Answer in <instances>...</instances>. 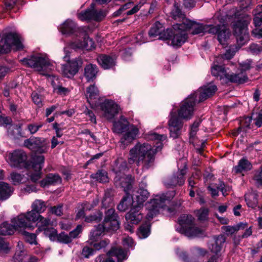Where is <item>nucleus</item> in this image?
Listing matches in <instances>:
<instances>
[{
    "instance_id": "obj_58",
    "label": "nucleus",
    "mask_w": 262,
    "mask_h": 262,
    "mask_svg": "<svg viewBox=\"0 0 262 262\" xmlns=\"http://www.w3.org/2000/svg\"><path fill=\"white\" fill-rule=\"evenodd\" d=\"M253 179L257 186H262V167L255 172Z\"/></svg>"
},
{
    "instance_id": "obj_29",
    "label": "nucleus",
    "mask_w": 262,
    "mask_h": 262,
    "mask_svg": "<svg viewBox=\"0 0 262 262\" xmlns=\"http://www.w3.org/2000/svg\"><path fill=\"white\" fill-rule=\"evenodd\" d=\"M4 178V171L0 170V180ZM13 189L8 183L0 182V200L4 201L8 199L13 192Z\"/></svg>"
},
{
    "instance_id": "obj_17",
    "label": "nucleus",
    "mask_w": 262,
    "mask_h": 262,
    "mask_svg": "<svg viewBox=\"0 0 262 262\" xmlns=\"http://www.w3.org/2000/svg\"><path fill=\"white\" fill-rule=\"evenodd\" d=\"M71 49H85L91 50L95 48V43L93 40L90 38L83 30L80 32L77 38L72 40L68 45Z\"/></svg>"
},
{
    "instance_id": "obj_26",
    "label": "nucleus",
    "mask_w": 262,
    "mask_h": 262,
    "mask_svg": "<svg viewBox=\"0 0 262 262\" xmlns=\"http://www.w3.org/2000/svg\"><path fill=\"white\" fill-rule=\"evenodd\" d=\"M141 208L140 206L133 205V207L130 208V211L125 215L126 220L132 224H138L143 218L140 212Z\"/></svg>"
},
{
    "instance_id": "obj_14",
    "label": "nucleus",
    "mask_w": 262,
    "mask_h": 262,
    "mask_svg": "<svg viewBox=\"0 0 262 262\" xmlns=\"http://www.w3.org/2000/svg\"><path fill=\"white\" fill-rule=\"evenodd\" d=\"M38 215L36 212L31 210L14 217L13 222L16 224V227H19L20 230L26 228L32 230L35 227L33 224L36 223Z\"/></svg>"
},
{
    "instance_id": "obj_43",
    "label": "nucleus",
    "mask_w": 262,
    "mask_h": 262,
    "mask_svg": "<svg viewBox=\"0 0 262 262\" xmlns=\"http://www.w3.org/2000/svg\"><path fill=\"white\" fill-rule=\"evenodd\" d=\"M245 201L248 207L254 208L257 204V197L256 193L251 192L247 193L245 196Z\"/></svg>"
},
{
    "instance_id": "obj_59",
    "label": "nucleus",
    "mask_w": 262,
    "mask_h": 262,
    "mask_svg": "<svg viewBox=\"0 0 262 262\" xmlns=\"http://www.w3.org/2000/svg\"><path fill=\"white\" fill-rule=\"evenodd\" d=\"M96 250H99L102 248L105 247L107 244L108 242L106 241H101L100 242H93V244H90Z\"/></svg>"
},
{
    "instance_id": "obj_15",
    "label": "nucleus",
    "mask_w": 262,
    "mask_h": 262,
    "mask_svg": "<svg viewBox=\"0 0 262 262\" xmlns=\"http://www.w3.org/2000/svg\"><path fill=\"white\" fill-rule=\"evenodd\" d=\"M102 116L106 120L112 121L120 111L119 106L113 100L106 99L99 104Z\"/></svg>"
},
{
    "instance_id": "obj_2",
    "label": "nucleus",
    "mask_w": 262,
    "mask_h": 262,
    "mask_svg": "<svg viewBox=\"0 0 262 262\" xmlns=\"http://www.w3.org/2000/svg\"><path fill=\"white\" fill-rule=\"evenodd\" d=\"M145 136L148 140L156 141L154 145L156 148L148 143L138 142L130 149L127 158L129 165H142L143 169H147L154 165L155 155L162 149V142L167 138L166 135H159L153 132H149Z\"/></svg>"
},
{
    "instance_id": "obj_32",
    "label": "nucleus",
    "mask_w": 262,
    "mask_h": 262,
    "mask_svg": "<svg viewBox=\"0 0 262 262\" xmlns=\"http://www.w3.org/2000/svg\"><path fill=\"white\" fill-rule=\"evenodd\" d=\"M61 182V179L58 174L50 173L45 179L40 182V185L44 187L49 185L60 184Z\"/></svg>"
},
{
    "instance_id": "obj_24",
    "label": "nucleus",
    "mask_w": 262,
    "mask_h": 262,
    "mask_svg": "<svg viewBox=\"0 0 262 262\" xmlns=\"http://www.w3.org/2000/svg\"><path fill=\"white\" fill-rule=\"evenodd\" d=\"M44 160V157L42 155L34 156L33 158L32 168L35 172L30 175L32 181L35 182L40 178V170L42 168Z\"/></svg>"
},
{
    "instance_id": "obj_20",
    "label": "nucleus",
    "mask_w": 262,
    "mask_h": 262,
    "mask_svg": "<svg viewBox=\"0 0 262 262\" xmlns=\"http://www.w3.org/2000/svg\"><path fill=\"white\" fill-rule=\"evenodd\" d=\"M59 30L63 34L73 35L72 40L77 38L80 32L83 30V29L78 27L74 21L69 19L60 25Z\"/></svg>"
},
{
    "instance_id": "obj_54",
    "label": "nucleus",
    "mask_w": 262,
    "mask_h": 262,
    "mask_svg": "<svg viewBox=\"0 0 262 262\" xmlns=\"http://www.w3.org/2000/svg\"><path fill=\"white\" fill-rule=\"evenodd\" d=\"M25 240L30 244H37L36 235L34 233H30L27 232H24Z\"/></svg>"
},
{
    "instance_id": "obj_40",
    "label": "nucleus",
    "mask_w": 262,
    "mask_h": 262,
    "mask_svg": "<svg viewBox=\"0 0 262 262\" xmlns=\"http://www.w3.org/2000/svg\"><path fill=\"white\" fill-rule=\"evenodd\" d=\"M246 227V224L244 223H240L237 225L234 226H226L222 227V229L224 232L227 235H231L235 232L240 230H244Z\"/></svg>"
},
{
    "instance_id": "obj_45",
    "label": "nucleus",
    "mask_w": 262,
    "mask_h": 262,
    "mask_svg": "<svg viewBox=\"0 0 262 262\" xmlns=\"http://www.w3.org/2000/svg\"><path fill=\"white\" fill-rule=\"evenodd\" d=\"M150 233V225L146 223L142 225L139 229L138 234L140 238H146Z\"/></svg>"
},
{
    "instance_id": "obj_6",
    "label": "nucleus",
    "mask_w": 262,
    "mask_h": 262,
    "mask_svg": "<svg viewBox=\"0 0 262 262\" xmlns=\"http://www.w3.org/2000/svg\"><path fill=\"white\" fill-rule=\"evenodd\" d=\"M24 64L34 69L43 75H49L53 70L54 66L45 54H37L25 58L23 60Z\"/></svg>"
},
{
    "instance_id": "obj_5",
    "label": "nucleus",
    "mask_w": 262,
    "mask_h": 262,
    "mask_svg": "<svg viewBox=\"0 0 262 262\" xmlns=\"http://www.w3.org/2000/svg\"><path fill=\"white\" fill-rule=\"evenodd\" d=\"M129 167L126 161L122 159H117L113 166V170L115 173L114 184L117 187H121L127 192L132 187L133 182L131 176L126 175L125 172L127 171Z\"/></svg>"
},
{
    "instance_id": "obj_16",
    "label": "nucleus",
    "mask_w": 262,
    "mask_h": 262,
    "mask_svg": "<svg viewBox=\"0 0 262 262\" xmlns=\"http://www.w3.org/2000/svg\"><path fill=\"white\" fill-rule=\"evenodd\" d=\"M26 154L21 150H15L9 153L6 160L12 167L22 168L28 166Z\"/></svg>"
},
{
    "instance_id": "obj_46",
    "label": "nucleus",
    "mask_w": 262,
    "mask_h": 262,
    "mask_svg": "<svg viewBox=\"0 0 262 262\" xmlns=\"http://www.w3.org/2000/svg\"><path fill=\"white\" fill-rule=\"evenodd\" d=\"M171 15L174 19H182V22L183 19H186L184 17L183 14L180 8L179 5L178 4H174L173 8L171 11Z\"/></svg>"
},
{
    "instance_id": "obj_13",
    "label": "nucleus",
    "mask_w": 262,
    "mask_h": 262,
    "mask_svg": "<svg viewBox=\"0 0 262 262\" xmlns=\"http://www.w3.org/2000/svg\"><path fill=\"white\" fill-rule=\"evenodd\" d=\"M183 27L186 31H189L193 35L204 34H214L217 31V28L214 27V25H204L192 21L187 19H183Z\"/></svg>"
},
{
    "instance_id": "obj_23",
    "label": "nucleus",
    "mask_w": 262,
    "mask_h": 262,
    "mask_svg": "<svg viewBox=\"0 0 262 262\" xmlns=\"http://www.w3.org/2000/svg\"><path fill=\"white\" fill-rule=\"evenodd\" d=\"M24 145L30 150L35 152L43 153L47 150V146L46 143L42 142L41 140L39 138L26 140L24 142Z\"/></svg>"
},
{
    "instance_id": "obj_64",
    "label": "nucleus",
    "mask_w": 262,
    "mask_h": 262,
    "mask_svg": "<svg viewBox=\"0 0 262 262\" xmlns=\"http://www.w3.org/2000/svg\"><path fill=\"white\" fill-rule=\"evenodd\" d=\"M50 211L53 214L60 216L62 214V205H59L57 206L51 207Z\"/></svg>"
},
{
    "instance_id": "obj_28",
    "label": "nucleus",
    "mask_w": 262,
    "mask_h": 262,
    "mask_svg": "<svg viewBox=\"0 0 262 262\" xmlns=\"http://www.w3.org/2000/svg\"><path fill=\"white\" fill-rule=\"evenodd\" d=\"M107 255L108 257L105 262H115L116 259L120 261L127 258L126 252L121 248H113Z\"/></svg>"
},
{
    "instance_id": "obj_41",
    "label": "nucleus",
    "mask_w": 262,
    "mask_h": 262,
    "mask_svg": "<svg viewBox=\"0 0 262 262\" xmlns=\"http://www.w3.org/2000/svg\"><path fill=\"white\" fill-rule=\"evenodd\" d=\"M252 165L251 163L246 159H241L237 166L234 168V171L236 173L242 172L251 169Z\"/></svg>"
},
{
    "instance_id": "obj_30",
    "label": "nucleus",
    "mask_w": 262,
    "mask_h": 262,
    "mask_svg": "<svg viewBox=\"0 0 262 262\" xmlns=\"http://www.w3.org/2000/svg\"><path fill=\"white\" fill-rule=\"evenodd\" d=\"M11 222L13 225L4 222L0 225V235H10L14 234L16 230H21L19 227H16V224L13 222V219H12Z\"/></svg>"
},
{
    "instance_id": "obj_4",
    "label": "nucleus",
    "mask_w": 262,
    "mask_h": 262,
    "mask_svg": "<svg viewBox=\"0 0 262 262\" xmlns=\"http://www.w3.org/2000/svg\"><path fill=\"white\" fill-rule=\"evenodd\" d=\"M140 128V125L130 124L125 117L121 116L118 121L113 122L112 129L115 133L122 134L121 142L128 144L135 140L139 135Z\"/></svg>"
},
{
    "instance_id": "obj_63",
    "label": "nucleus",
    "mask_w": 262,
    "mask_h": 262,
    "mask_svg": "<svg viewBox=\"0 0 262 262\" xmlns=\"http://www.w3.org/2000/svg\"><path fill=\"white\" fill-rule=\"evenodd\" d=\"M32 99L33 102L38 106L42 105V98L36 92L32 93Z\"/></svg>"
},
{
    "instance_id": "obj_36",
    "label": "nucleus",
    "mask_w": 262,
    "mask_h": 262,
    "mask_svg": "<svg viewBox=\"0 0 262 262\" xmlns=\"http://www.w3.org/2000/svg\"><path fill=\"white\" fill-rule=\"evenodd\" d=\"M98 69L96 65L89 64L84 69V76L88 81L92 80L96 77Z\"/></svg>"
},
{
    "instance_id": "obj_27",
    "label": "nucleus",
    "mask_w": 262,
    "mask_h": 262,
    "mask_svg": "<svg viewBox=\"0 0 262 262\" xmlns=\"http://www.w3.org/2000/svg\"><path fill=\"white\" fill-rule=\"evenodd\" d=\"M17 247L18 250L14 255V258L17 260L21 262H37V259L35 257L27 255L24 250L22 242H18Z\"/></svg>"
},
{
    "instance_id": "obj_21",
    "label": "nucleus",
    "mask_w": 262,
    "mask_h": 262,
    "mask_svg": "<svg viewBox=\"0 0 262 262\" xmlns=\"http://www.w3.org/2000/svg\"><path fill=\"white\" fill-rule=\"evenodd\" d=\"M216 90L217 88L216 85L212 83H209L203 86L200 88L198 91L195 92L191 95H194L193 97L195 99L199 95V101L201 102L213 95Z\"/></svg>"
},
{
    "instance_id": "obj_51",
    "label": "nucleus",
    "mask_w": 262,
    "mask_h": 262,
    "mask_svg": "<svg viewBox=\"0 0 262 262\" xmlns=\"http://www.w3.org/2000/svg\"><path fill=\"white\" fill-rule=\"evenodd\" d=\"M54 92L61 96H65L69 94L70 90L69 88L63 87L61 85H55L53 87Z\"/></svg>"
},
{
    "instance_id": "obj_60",
    "label": "nucleus",
    "mask_w": 262,
    "mask_h": 262,
    "mask_svg": "<svg viewBox=\"0 0 262 262\" xmlns=\"http://www.w3.org/2000/svg\"><path fill=\"white\" fill-rule=\"evenodd\" d=\"M94 250L92 248L88 246L83 247L81 254L85 258H89L90 256L93 255Z\"/></svg>"
},
{
    "instance_id": "obj_11",
    "label": "nucleus",
    "mask_w": 262,
    "mask_h": 262,
    "mask_svg": "<svg viewBox=\"0 0 262 262\" xmlns=\"http://www.w3.org/2000/svg\"><path fill=\"white\" fill-rule=\"evenodd\" d=\"M194 219L191 215L183 214L179 219L181 227L178 230L186 236L192 237L203 235V229L195 226Z\"/></svg>"
},
{
    "instance_id": "obj_52",
    "label": "nucleus",
    "mask_w": 262,
    "mask_h": 262,
    "mask_svg": "<svg viewBox=\"0 0 262 262\" xmlns=\"http://www.w3.org/2000/svg\"><path fill=\"white\" fill-rule=\"evenodd\" d=\"M78 19L81 20H87L92 19L91 8L81 12L77 14Z\"/></svg>"
},
{
    "instance_id": "obj_55",
    "label": "nucleus",
    "mask_w": 262,
    "mask_h": 262,
    "mask_svg": "<svg viewBox=\"0 0 262 262\" xmlns=\"http://www.w3.org/2000/svg\"><path fill=\"white\" fill-rule=\"evenodd\" d=\"M208 214V210L207 208H203L200 209L197 212L198 219L200 221H205L207 220Z\"/></svg>"
},
{
    "instance_id": "obj_61",
    "label": "nucleus",
    "mask_w": 262,
    "mask_h": 262,
    "mask_svg": "<svg viewBox=\"0 0 262 262\" xmlns=\"http://www.w3.org/2000/svg\"><path fill=\"white\" fill-rule=\"evenodd\" d=\"M144 3H145V0H142L138 4L135 6L131 10L127 11L126 14L127 15H132V14L136 13L140 10L141 6L144 4Z\"/></svg>"
},
{
    "instance_id": "obj_12",
    "label": "nucleus",
    "mask_w": 262,
    "mask_h": 262,
    "mask_svg": "<svg viewBox=\"0 0 262 262\" xmlns=\"http://www.w3.org/2000/svg\"><path fill=\"white\" fill-rule=\"evenodd\" d=\"M70 47L66 46L64 48V52L65 55L63 58L64 61L68 62L66 64H62L61 66V72L63 76L68 78L73 77L79 71L83 64V61L81 58L78 57L70 60V52L69 49Z\"/></svg>"
},
{
    "instance_id": "obj_62",
    "label": "nucleus",
    "mask_w": 262,
    "mask_h": 262,
    "mask_svg": "<svg viewBox=\"0 0 262 262\" xmlns=\"http://www.w3.org/2000/svg\"><path fill=\"white\" fill-rule=\"evenodd\" d=\"M249 49L253 54H257L262 52V46L253 43L250 46Z\"/></svg>"
},
{
    "instance_id": "obj_42",
    "label": "nucleus",
    "mask_w": 262,
    "mask_h": 262,
    "mask_svg": "<svg viewBox=\"0 0 262 262\" xmlns=\"http://www.w3.org/2000/svg\"><path fill=\"white\" fill-rule=\"evenodd\" d=\"M253 23L255 27H259L262 24V5L257 6L254 11Z\"/></svg>"
},
{
    "instance_id": "obj_33",
    "label": "nucleus",
    "mask_w": 262,
    "mask_h": 262,
    "mask_svg": "<svg viewBox=\"0 0 262 262\" xmlns=\"http://www.w3.org/2000/svg\"><path fill=\"white\" fill-rule=\"evenodd\" d=\"M105 230H112L106 227L103 224V225H99L93 231L91 232L89 242L90 244H93V242H96L99 238V237L101 235Z\"/></svg>"
},
{
    "instance_id": "obj_48",
    "label": "nucleus",
    "mask_w": 262,
    "mask_h": 262,
    "mask_svg": "<svg viewBox=\"0 0 262 262\" xmlns=\"http://www.w3.org/2000/svg\"><path fill=\"white\" fill-rule=\"evenodd\" d=\"M201 122V120L199 119L195 121L191 126V129L190 132V142L192 144H195L194 140V137L196 135V133L198 131V128Z\"/></svg>"
},
{
    "instance_id": "obj_19",
    "label": "nucleus",
    "mask_w": 262,
    "mask_h": 262,
    "mask_svg": "<svg viewBox=\"0 0 262 262\" xmlns=\"http://www.w3.org/2000/svg\"><path fill=\"white\" fill-rule=\"evenodd\" d=\"M86 98L91 107L95 110H98L101 103L100 92L95 84L91 85L86 89Z\"/></svg>"
},
{
    "instance_id": "obj_8",
    "label": "nucleus",
    "mask_w": 262,
    "mask_h": 262,
    "mask_svg": "<svg viewBox=\"0 0 262 262\" xmlns=\"http://www.w3.org/2000/svg\"><path fill=\"white\" fill-rule=\"evenodd\" d=\"M174 191L168 192L166 194L156 195L150 202L146 204L147 213L146 219L150 221L154 216L159 212L160 208H163L166 204L169 202L174 196Z\"/></svg>"
},
{
    "instance_id": "obj_56",
    "label": "nucleus",
    "mask_w": 262,
    "mask_h": 262,
    "mask_svg": "<svg viewBox=\"0 0 262 262\" xmlns=\"http://www.w3.org/2000/svg\"><path fill=\"white\" fill-rule=\"evenodd\" d=\"M10 249L9 244L3 238L0 237V253H7Z\"/></svg>"
},
{
    "instance_id": "obj_22",
    "label": "nucleus",
    "mask_w": 262,
    "mask_h": 262,
    "mask_svg": "<svg viewBox=\"0 0 262 262\" xmlns=\"http://www.w3.org/2000/svg\"><path fill=\"white\" fill-rule=\"evenodd\" d=\"M182 162H183L184 164V167L172 176L170 182L167 181L164 182V184L166 187L182 185L184 184L185 181V175L187 172V170L185 160H182Z\"/></svg>"
},
{
    "instance_id": "obj_47",
    "label": "nucleus",
    "mask_w": 262,
    "mask_h": 262,
    "mask_svg": "<svg viewBox=\"0 0 262 262\" xmlns=\"http://www.w3.org/2000/svg\"><path fill=\"white\" fill-rule=\"evenodd\" d=\"M95 5L91 4V12L92 15V19L99 21L102 20L106 15L105 12L102 11H97L94 8Z\"/></svg>"
},
{
    "instance_id": "obj_38",
    "label": "nucleus",
    "mask_w": 262,
    "mask_h": 262,
    "mask_svg": "<svg viewBox=\"0 0 262 262\" xmlns=\"http://www.w3.org/2000/svg\"><path fill=\"white\" fill-rule=\"evenodd\" d=\"M32 210L40 214L43 213L47 208V205L43 201L41 200H35L31 205Z\"/></svg>"
},
{
    "instance_id": "obj_49",
    "label": "nucleus",
    "mask_w": 262,
    "mask_h": 262,
    "mask_svg": "<svg viewBox=\"0 0 262 262\" xmlns=\"http://www.w3.org/2000/svg\"><path fill=\"white\" fill-rule=\"evenodd\" d=\"M161 28L162 25L159 22H156L149 31V36L150 37H155L159 35L162 31Z\"/></svg>"
},
{
    "instance_id": "obj_34",
    "label": "nucleus",
    "mask_w": 262,
    "mask_h": 262,
    "mask_svg": "<svg viewBox=\"0 0 262 262\" xmlns=\"http://www.w3.org/2000/svg\"><path fill=\"white\" fill-rule=\"evenodd\" d=\"M238 49L235 46H231L230 48L226 51V53L223 55L219 56L216 57L215 60L213 62V66H214L215 62H216V60L219 58H222L221 59H218V63H217L219 66H223L222 65L223 63V61L225 59L229 60L232 58L234 55H235V52L237 51Z\"/></svg>"
},
{
    "instance_id": "obj_53",
    "label": "nucleus",
    "mask_w": 262,
    "mask_h": 262,
    "mask_svg": "<svg viewBox=\"0 0 262 262\" xmlns=\"http://www.w3.org/2000/svg\"><path fill=\"white\" fill-rule=\"evenodd\" d=\"M56 240L60 243L68 244L71 242L72 239L70 235H68L64 232H61L60 234L57 235Z\"/></svg>"
},
{
    "instance_id": "obj_3",
    "label": "nucleus",
    "mask_w": 262,
    "mask_h": 262,
    "mask_svg": "<svg viewBox=\"0 0 262 262\" xmlns=\"http://www.w3.org/2000/svg\"><path fill=\"white\" fill-rule=\"evenodd\" d=\"M193 95H189L183 101L179 111V117L175 112H172L170 113L168 127L170 136L174 139L178 138L181 133L183 123L180 119H189L193 115L194 106L196 102V99L194 98Z\"/></svg>"
},
{
    "instance_id": "obj_57",
    "label": "nucleus",
    "mask_w": 262,
    "mask_h": 262,
    "mask_svg": "<svg viewBox=\"0 0 262 262\" xmlns=\"http://www.w3.org/2000/svg\"><path fill=\"white\" fill-rule=\"evenodd\" d=\"M10 177L12 181L14 184L21 182L24 179L23 176L15 172H13L11 173Z\"/></svg>"
},
{
    "instance_id": "obj_18",
    "label": "nucleus",
    "mask_w": 262,
    "mask_h": 262,
    "mask_svg": "<svg viewBox=\"0 0 262 262\" xmlns=\"http://www.w3.org/2000/svg\"><path fill=\"white\" fill-rule=\"evenodd\" d=\"M226 241L224 235H221L214 238L213 241L209 244V248L210 251L216 254L212 256L207 262H221L222 258L219 253L221 252L223 245Z\"/></svg>"
},
{
    "instance_id": "obj_37",
    "label": "nucleus",
    "mask_w": 262,
    "mask_h": 262,
    "mask_svg": "<svg viewBox=\"0 0 262 262\" xmlns=\"http://www.w3.org/2000/svg\"><path fill=\"white\" fill-rule=\"evenodd\" d=\"M50 219L45 217L39 214L37 221L36 223V226L38 227L36 232L38 233L41 232L47 229L48 226L50 224Z\"/></svg>"
},
{
    "instance_id": "obj_7",
    "label": "nucleus",
    "mask_w": 262,
    "mask_h": 262,
    "mask_svg": "<svg viewBox=\"0 0 262 262\" xmlns=\"http://www.w3.org/2000/svg\"><path fill=\"white\" fill-rule=\"evenodd\" d=\"M221 59L222 58H219L214 66L211 67V72L213 76L219 78L225 83L231 82L241 84L245 82L247 80V76L245 73L240 72L238 74H230L228 71V69H225L222 66L217 65V60Z\"/></svg>"
},
{
    "instance_id": "obj_50",
    "label": "nucleus",
    "mask_w": 262,
    "mask_h": 262,
    "mask_svg": "<svg viewBox=\"0 0 262 262\" xmlns=\"http://www.w3.org/2000/svg\"><path fill=\"white\" fill-rule=\"evenodd\" d=\"M46 236H48L52 241H55L57 237V231L54 228H47L43 230Z\"/></svg>"
},
{
    "instance_id": "obj_31",
    "label": "nucleus",
    "mask_w": 262,
    "mask_h": 262,
    "mask_svg": "<svg viewBox=\"0 0 262 262\" xmlns=\"http://www.w3.org/2000/svg\"><path fill=\"white\" fill-rule=\"evenodd\" d=\"M133 205H137L136 202L133 201L132 196L128 193H126L120 203L118 205L117 208L120 211H125L129 207H133Z\"/></svg>"
},
{
    "instance_id": "obj_39",
    "label": "nucleus",
    "mask_w": 262,
    "mask_h": 262,
    "mask_svg": "<svg viewBox=\"0 0 262 262\" xmlns=\"http://www.w3.org/2000/svg\"><path fill=\"white\" fill-rule=\"evenodd\" d=\"M149 196V193L146 189L140 188L137 191L136 198L137 206L142 207L143 203L147 200Z\"/></svg>"
},
{
    "instance_id": "obj_10",
    "label": "nucleus",
    "mask_w": 262,
    "mask_h": 262,
    "mask_svg": "<svg viewBox=\"0 0 262 262\" xmlns=\"http://www.w3.org/2000/svg\"><path fill=\"white\" fill-rule=\"evenodd\" d=\"M183 24H176L172 28L167 29L164 39L167 40L169 45L173 47L181 46L187 40V34Z\"/></svg>"
},
{
    "instance_id": "obj_35",
    "label": "nucleus",
    "mask_w": 262,
    "mask_h": 262,
    "mask_svg": "<svg viewBox=\"0 0 262 262\" xmlns=\"http://www.w3.org/2000/svg\"><path fill=\"white\" fill-rule=\"evenodd\" d=\"M98 61L104 69H108L115 64V60L112 57L105 55L99 56L97 58Z\"/></svg>"
},
{
    "instance_id": "obj_9",
    "label": "nucleus",
    "mask_w": 262,
    "mask_h": 262,
    "mask_svg": "<svg viewBox=\"0 0 262 262\" xmlns=\"http://www.w3.org/2000/svg\"><path fill=\"white\" fill-rule=\"evenodd\" d=\"M23 42V38L15 32L0 35V53H8L12 48L21 50L24 47Z\"/></svg>"
},
{
    "instance_id": "obj_1",
    "label": "nucleus",
    "mask_w": 262,
    "mask_h": 262,
    "mask_svg": "<svg viewBox=\"0 0 262 262\" xmlns=\"http://www.w3.org/2000/svg\"><path fill=\"white\" fill-rule=\"evenodd\" d=\"M214 27L217 31L214 34L217 35V39L220 43L225 45L231 35L229 29L225 26L228 23H232V29L234 35L236 37L237 43L241 47L248 42L249 35L248 33V26L251 21L250 16L245 13H242L233 8L228 13L217 12L212 18Z\"/></svg>"
},
{
    "instance_id": "obj_25",
    "label": "nucleus",
    "mask_w": 262,
    "mask_h": 262,
    "mask_svg": "<svg viewBox=\"0 0 262 262\" xmlns=\"http://www.w3.org/2000/svg\"><path fill=\"white\" fill-rule=\"evenodd\" d=\"M103 224L106 227L113 231L117 230L119 228V224L114 209L111 208L106 212Z\"/></svg>"
},
{
    "instance_id": "obj_44",
    "label": "nucleus",
    "mask_w": 262,
    "mask_h": 262,
    "mask_svg": "<svg viewBox=\"0 0 262 262\" xmlns=\"http://www.w3.org/2000/svg\"><path fill=\"white\" fill-rule=\"evenodd\" d=\"M91 177L100 183L108 182L107 173L106 171L103 170H99L96 173L92 174Z\"/></svg>"
}]
</instances>
